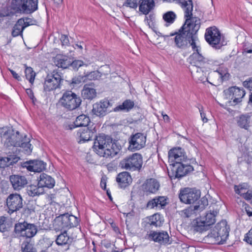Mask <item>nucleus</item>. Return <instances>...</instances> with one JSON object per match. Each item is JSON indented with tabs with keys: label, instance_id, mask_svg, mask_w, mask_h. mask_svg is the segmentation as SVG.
I'll use <instances>...</instances> for the list:
<instances>
[{
	"label": "nucleus",
	"instance_id": "obj_1",
	"mask_svg": "<svg viewBox=\"0 0 252 252\" xmlns=\"http://www.w3.org/2000/svg\"><path fill=\"white\" fill-rule=\"evenodd\" d=\"M168 159L172 166L168 171V176L172 179H181L193 171V167L190 164V160L186 155L184 150L180 147H175L168 152Z\"/></svg>",
	"mask_w": 252,
	"mask_h": 252
},
{
	"label": "nucleus",
	"instance_id": "obj_2",
	"mask_svg": "<svg viewBox=\"0 0 252 252\" xmlns=\"http://www.w3.org/2000/svg\"><path fill=\"white\" fill-rule=\"evenodd\" d=\"M80 220L72 215L65 213L56 217L54 220L53 225L55 229L63 230V232L59 234L56 240V244L59 246L69 245L72 239L67 235L66 229L76 227L79 225Z\"/></svg>",
	"mask_w": 252,
	"mask_h": 252
},
{
	"label": "nucleus",
	"instance_id": "obj_3",
	"mask_svg": "<svg viewBox=\"0 0 252 252\" xmlns=\"http://www.w3.org/2000/svg\"><path fill=\"white\" fill-rule=\"evenodd\" d=\"M94 151L100 157L112 158L120 152L121 146L118 141L104 134L95 138L93 146Z\"/></svg>",
	"mask_w": 252,
	"mask_h": 252
},
{
	"label": "nucleus",
	"instance_id": "obj_4",
	"mask_svg": "<svg viewBox=\"0 0 252 252\" xmlns=\"http://www.w3.org/2000/svg\"><path fill=\"white\" fill-rule=\"evenodd\" d=\"M192 19L189 20V18L186 19L185 23L178 32L170 33V37L175 36L173 39L177 48L186 49L189 46V39L192 37L193 34L191 33V27L193 25Z\"/></svg>",
	"mask_w": 252,
	"mask_h": 252
},
{
	"label": "nucleus",
	"instance_id": "obj_5",
	"mask_svg": "<svg viewBox=\"0 0 252 252\" xmlns=\"http://www.w3.org/2000/svg\"><path fill=\"white\" fill-rule=\"evenodd\" d=\"M4 145L6 147L14 146L22 148L25 154L30 155L32 152L30 139L25 135L24 137L20 135L19 131L12 129L6 136L4 141Z\"/></svg>",
	"mask_w": 252,
	"mask_h": 252
},
{
	"label": "nucleus",
	"instance_id": "obj_6",
	"mask_svg": "<svg viewBox=\"0 0 252 252\" xmlns=\"http://www.w3.org/2000/svg\"><path fill=\"white\" fill-rule=\"evenodd\" d=\"M205 39L207 42L213 48L220 49L226 44L224 36L216 26H212L206 29Z\"/></svg>",
	"mask_w": 252,
	"mask_h": 252
},
{
	"label": "nucleus",
	"instance_id": "obj_7",
	"mask_svg": "<svg viewBox=\"0 0 252 252\" xmlns=\"http://www.w3.org/2000/svg\"><path fill=\"white\" fill-rule=\"evenodd\" d=\"M229 226L225 220L218 222L211 231L208 236L214 240V243L223 244L226 241L229 236Z\"/></svg>",
	"mask_w": 252,
	"mask_h": 252
},
{
	"label": "nucleus",
	"instance_id": "obj_8",
	"mask_svg": "<svg viewBox=\"0 0 252 252\" xmlns=\"http://www.w3.org/2000/svg\"><path fill=\"white\" fill-rule=\"evenodd\" d=\"M38 0H11L10 7L15 13L30 14L38 9Z\"/></svg>",
	"mask_w": 252,
	"mask_h": 252
},
{
	"label": "nucleus",
	"instance_id": "obj_9",
	"mask_svg": "<svg viewBox=\"0 0 252 252\" xmlns=\"http://www.w3.org/2000/svg\"><path fill=\"white\" fill-rule=\"evenodd\" d=\"M143 165L142 156L138 153H133L122 159L119 167L130 171H140Z\"/></svg>",
	"mask_w": 252,
	"mask_h": 252
},
{
	"label": "nucleus",
	"instance_id": "obj_10",
	"mask_svg": "<svg viewBox=\"0 0 252 252\" xmlns=\"http://www.w3.org/2000/svg\"><path fill=\"white\" fill-rule=\"evenodd\" d=\"M37 232V226L33 223H30L27 221L19 222L14 225L13 232L14 237H26L31 238L34 236Z\"/></svg>",
	"mask_w": 252,
	"mask_h": 252
},
{
	"label": "nucleus",
	"instance_id": "obj_11",
	"mask_svg": "<svg viewBox=\"0 0 252 252\" xmlns=\"http://www.w3.org/2000/svg\"><path fill=\"white\" fill-rule=\"evenodd\" d=\"M61 105L69 111L78 108L81 104V97L71 91H66L60 99Z\"/></svg>",
	"mask_w": 252,
	"mask_h": 252
},
{
	"label": "nucleus",
	"instance_id": "obj_12",
	"mask_svg": "<svg viewBox=\"0 0 252 252\" xmlns=\"http://www.w3.org/2000/svg\"><path fill=\"white\" fill-rule=\"evenodd\" d=\"M200 196L201 192L199 189L190 188L181 189L179 194L180 201L187 204H196Z\"/></svg>",
	"mask_w": 252,
	"mask_h": 252
},
{
	"label": "nucleus",
	"instance_id": "obj_13",
	"mask_svg": "<svg viewBox=\"0 0 252 252\" xmlns=\"http://www.w3.org/2000/svg\"><path fill=\"white\" fill-rule=\"evenodd\" d=\"M23 199L21 195L17 193L10 194L6 200L8 209L7 213L11 215L17 212L23 207Z\"/></svg>",
	"mask_w": 252,
	"mask_h": 252
},
{
	"label": "nucleus",
	"instance_id": "obj_14",
	"mask_svg": "<svg viewBox=\"0 0 252 252\" xmlns=\"http://www.w3.org/2000/svg\"><path fill=\"white\" fill-rule=\"evenodd\" d=\"M63 79L61 74L54 71L51 75L48 74L44 83V91L50 92L61 88V82Z\"/></svg>",
	"mask_w": 252,
	"mask_h": 252
},
{
	"label": "nucleus",
	"instance_id": "obj_15",
	"mask_svg": "<svg viewBox=\"0 0 252 252\" xmlns=\"http://www.w3.org/2000/svg\"><path fill=\"white\" fill-rule=\"evenodd\" d=\"M146 134L137 132L130 135L128 139V150L134 152L144 148L146 145Z\"/></svg>",
	"mask_w": 252,
	"mask_h": 252
},
{
	"label": "nucleus",
	"instance_id": "obj_16",
	"mask_svg": "<svg viewBox=\"0 0 252 252\" xmlns=\"http://www.w3.org/2000/svg\"><path fill=\"white\" fill-rule=\"evenodd\" d=\"M223 93L227 98L233 99L234 104L241 102L242 98L245 95V91L243 88H240L236 86L229 87L225 90Z\"/></svg>",
	"mask_w": 252,
	"mask_h": 252
},
{
	"label": "nucleus",
	"instance_id": "obj_17",
	"mask_svg": "<svg viewBox=\"0 0 252 252\" xmlns=\"http://www.w3.org/2000/svg\"><path fill=\"white\" fill-rule=\"evenodd\" d=\"M111 106H112V104L109 100L105 99L93 104L92 112L97 116L103 117L113 111V110L109 109V107Z\"/></svg>",
	"mask_w": 252,
	"mask_h": 252
},
{
	"label": "nucleus",
	"instance_id": "obj_18",
	"mask_svg": "<svg viewBox=\"0 0 252 252\" xmlns=\"http://www.w3.org/2000/svg\"><path fill=\"white\" fill-rule=\"evenodd\" d=\"M148 238L160 245L170 244L169 236L166 231H151Z\"/></svg>",
	"mask_w": 252,
	"mask_h": 252
},
{
	"label": "nucleus",
	"instance_id": "obj_19",
	"mask_svg": "<svg viewBox=\"0 0 252 252\" xmlns=\"http://www.w3.org/2000/svg\"><path fill=\"white\" fill-rule=\"evenodd\" d=\"M96 132V129L94 124L90 127L80 129L77 132V135L80 138L79 143H84L90 141L93 136L96 138L97 137L95 135Z\"/></svg>",
	"mask_w": 252,
	"mask_h": 252
},
{
	"label": "nucleus",
	"instance_id": "obj_20",
	"mask_svg": "<svg viewBox=\"0 0 252 252\" xmlns=\"http://www.w3.org/2000/svg\"><path fill=\"white\" fill-rule=\"evenodd\" d=\"M9 181L15 190H19L24 188L28 183L26 176L13 174L9 176Z\"/></svg>",
	"mask_w": 252,
	"mask_h": 252
},
{
	"label": "nucleus",
	"instance_id": "obj_21",
	"mask_svg": "<svg viewBox=\"0 0 252 252\" xmlns=\"http://www.w3.org/2000/svg\"><path fill=\"white\" fill-rule=\"evenodd\" d=\"M5 157H0V168H5L16 164L20 159V157L14 153L8 152Z\"/></svg>",
	"mask_w": 252,
	"mask_h": 252
},
{
	"label": "nucleus",
	"instance_id": "obj_22",
	"mask_svg": "<svg viewBox=\"0 0 252 252\" xmlns=\"http://www.w3.org/2000/svg\"><path fill=\"white\" fill-rule=\"evenodd\" d=\"M91 123L90 119L88 116L84 114L78 116L73 124L65 126L66 130H72L78 127H88Z\"/></svg>",
	"mask_w": 252,
	"mask_h": 252
},
{
	"label": "nucleus",
	"instance_id": "obj_23",
	"mask_svg": "<svg viewBox=\"0 0 252 252\" xmlns=\"http://www.w3.org/2000/svg\"><path fill=\"white\" fill-rule=\"evenodd\" d=\"M192 22L193 23V27H191V33L193 34H192V37L189 39V44L191 46L193 51L197 52V51H199V50L195 43V40L197 38L196 34L200 27V20L199 18H193L192 19Z\"/></svg>",
	"mask_w": 252,
	"mask_h": 252
},
{
	"label": "nucleus",
	"instance_id": "obj_24",
	"mask_svg": "<svg viewBox=\"0 0 252 252\" xmlns=\"http://www.w3.org/2000/svg\"><path fill=\"white\" fill-rule=\"evenodd\" d=\"M28 170L35 172H40L46 168V164L42 160H29L25 163Z\"/></svg>",
	"mask_w": 252,
	"mask_h": 252
},
{
	"label": "nucleus",
	"instance_id": "obj_25",
	"mask_svg": "<svg viewBox=\"0 0 252 252\" xmlns=\"http://www.w3.org/2000/svg\"><path fill=\"white\" fill-rule=\"evenodd\" d=\"M175 1L184 9L186 19L189 18V20H191L193 18H197L195 17H192L193 3L192 0H176Z\"/></svg>",
	"mask_w": 252,
	"mask_h": 252
},
{
	"label": "nucleus",
	"instance_id": "obj_26",
	"mask_svg": "<svg viewBox=\"0 0 252 252\" xmlns=\"http://www.w3.org/2000/svg\"><path fill=\"white\" fill-rule=\"evenodd\" d=\"M159 187V182L153 178L147 179L142 185L143 190L144 192L151 193H156L158 190Z\"/></svg>",
	"mask_w": 252,
	"mask_h": 252
},
{
	"label": "nucleus",
	"instance_id": "obj_27",
	"mask_svg": "<svg viewBox=\"0 0 252 252\" xmlns=\"http://www.w3.org/2000/svg\"><path fill=\"white\" fill-rule=\"evenodd\" d=\"M235 121L240 128L248 130L251 126V118L249 114H241L236 117Z\"/></svg>",
	"mask_w": 252,
	"mask_h": 252
},
{
	"label": "nucleus",
	"instance_id": "obj_28",
	"mask_svg": "<svg viewBox=\"0 0 252 252\" xmlns=\"http://www.w3.org/2000/svg\"><path fill=\"white\" fill-rule=\"evenodd\" d=\"M37 180L38 181V185L41 186L43 189L44 188L52 189L55 186V181L54 179L45 173H41Z\"/></svg>",
	"mask_w": 252,
	"mask_h": 252
},
{
	"label": "nucleus",
	"instance_id": "obj_29",
	"mask_svg": "<svg viewBox=\"0 0 252 252\" xmlns=\"http://www.w3.org/2000/svg\"><path fill=\"white\" fill-rule=\"evenodd\" d=\"M132 181L130 173L127 171L119 173L116 177V181L121 188H125L128 186Z\"/></svg>",
	"mask_w": 252,
	"mask_h": 252
},
{
	"label": "nucleus",
	"instance_id": "obj_30",
	"mask_svg": "<svg viewBox=\"0 0 252 252\" xmlns=\"http://www.w3.org/2000/svg\"><path fill=\"white\" fill-rule=\"evenodd\" d=\"M71 59L67 56L61 54L57 55L53 59V62L58 67L63 69L67 68L69 67L70 64Z\"/></svg>",
	"mask_w": 252,
	"mask_h": 252
},
{
	"label": "nucleus",
	"instance_id": "obj_31",
	"mask_svg": "<svg viewBox=\"0 0 252 252\" xmlns=\"http://www.w3.org/2000/svg\"><path fill=\"white\" fill-rule=\"evenodd\" d=\"M191 228L194 232L202 233L208 230V226L202 221V219L196 218L191 222Z\"/></svg>",
	"mask_w": 252,
	"mask_h": 252
},
{
	"label": "nucleus",
	"instance_id": "obj_32",
	"mask_svg": "<svg viewBox=\"0 0 252 252\" xmlns=\"http://www.w3.org/2000/svg\"><path fill=\"white\" fill-rule=\"evenodd\" d=\"M207 58L203 57L199 52V51L194 52L189 57V59L191 61V63L194 64L196 66L199 65H204L206 63V60Z\"/></svg>",
	"mask_w": 252,
	"mask_h": 252
},
{
	"label": "nucleus",
	"instance_id": "obj_33",
	"mask_svg": "<svg viewBox=\"0 0 252 252\" xmlns=\"http://www.w3.org/2000/svg\"><path fill=\"white\" fill-rule=\"evenodd\" d=\"M155 6L154 0H142L139 5V11L143 14L147 15Z\"/></svg>",
	"mask_w": 252,
	"mask_h": 252
},
{
	"label": "nucleus",
	"instance_id": "obj_34",
	"mask_svg": "<svg viewBox=\"0 0 252 252\" xmlns=\"http://www.w3.org/2000/svg\"><path fill=\"white\" fill-rule=\"evenodd\" d=\"M218 213L219 212L217 210H211L209 212L207 213L204 216L201 217L200 218L202 219V221H203L207 226H208V228H210V226L215 223L216 217Z\"/></svg>",
	"mask_w": 252,
	"mask_h": 252
},
{
	"label": "nucleus",
	"instance_id": "obj_35",
	"mask_svg": "<svg viewBox=\"0 0 252 252\" xmlns=\"http://www.w3.org/2000/svg\"><path fill=\"white\" fill-rule=\"evenodd\" d=\"M166 204V199L164 196H158L149 200L147 204V207L150 209L155 207L162 208Z\"/></svg>",
	"mask_w": 252,
	"mask_h": 252
},
{
	"label": "nucleus",
	"instance_id": "obj_36",
	"mask_svg": "<svg viewBox=\"0 0 252 252\" xmlns=\"http://www.w3.org/2000/svg\"><path fill=\"white\" fill-rule=\"evenodd\" d=\"M134 106V103L130 99L125 100L122 104L119 105L113 109L114 112L130 111Z\"/></svg>",
	"mask_w": 252,
	"mask_h": 252
},
{
	"label": "nucleus",
	"instance_id": "obj_37",
	"mask_svg": "<svg viewBox=\"0 0 252 252\" xmlns=\"http://www.w3.org/2000/svg\"><path fill=\"white\" fill-rule=\"evenodd\" d=\"M44 191V189L41 186L38 185V183L37 185H30L27 188V193L29 196L32 197L38 196L43 193Z\"/></svg>",
	"mask_w": 252,
	"mask_h": 252
},
{
	"label": "nucleus",
	"instance_id": "obj_38",
	"mask_svg": "<svg viewBox=\"0 0 252 252\" xmlns=\"http://www.w3.org/2000/svg\"><path fill=\"white\" fill-rule=\"evenodd\" d=\"M164 220L163 217L158 213H156L149 218L148 223L150 225L159 227L162 225Z\"/></svg>",
	"mask_w": 252,
	"mask_h": 252
},
{
	"label": "nucleus",
	"instance_id": "obj_39",
	"mask_svg": "<svg viewBox=\"0 0 252 252\" xmlns=\"http://www.w3.org/2000/svg\"><path fill=\"white\" fill-rule=\"evenodd\" d=\"M95 90L85 85L82 91V95L84 99H92L96 96Z\"/></svg>",
	"mask_w": 252,
	"mask_h": 252
},
{
	"label": "nucleus",
	"instance_id": "obj_40",
	"mask_svg": "<svg viewBox=\"0 0 252 252\" xmlns=\"http://www.w3.org/2000/svg\"><path fill=\"white\" fill-rule=\"evenodd\" d=\"M24 29L25 28L22 25V20H20V19H18L13 27L11 32L12 36L16 37L18 35H22Z\"/></svg>",
	"mask_w": 252,
	"mask_h": 252
},
{
	"label": "nucleus",
	"instance_id": "obj_41",
	"mask_svg": "<svg viewBox=\"0 0 252 252\" xmlns=\"http://www.w3.org/2000/svg\"><path fill=\"white\" fill-rule=\"evenodd\" d=\"M24 66L25 67V74L26 78L29 80V82L32 85L34 81L36 73L31 67L27 66L26 64H24Z\"/></svg>",
	"mask_w": 252,
	"mask_h": 252
},
{
	"label": "nucleus",
	"instance_id": "obj_42",
	"mask_svg": "<svg viewBox=\"0 0 252 252\" xmlns=\"http://www.w3.org/2000/svg\"><path fill=\"white\" fill-rule=\"evenodd\" d=\"M176 18V14L172 11H168L163 15V19L166 22L165 24L166 27L173 23Z\"/></svg>",
	"mask_w": 252,
	"mask_h": 252
},
{
	"label": "nucleus",
	"instance_id": "obj_43",
	"mask_svg": "<svg viewBox=\"0 0 252 252\" xmlns=\"http://www.w3.org/2000/svg\"><path fill=\"white\" fill-rule=\"evenodd\" d=\"M199 206L194 205H190L187 208L185 209L183 211L185 216L187 218H189L191 216V215L196 214L199 211L198 209Z\"/></svg>",
	"mask_w": 252,
	"mask_h": 252
},
{
	"label": "nucleus",
	"instance_id": "obj_44",
	"mask_svg": "<svg viewBox=\"0 0 252 252\" xmlns=\"http://www.w3.org/2000/svg\"><path fill=\"white\" fill-rule=\"evenodd\" d=\"M215 72H218L220 75L219 78L220 79V82L222 83L224 81H226L229 80L230 74L226 70H223L221 68L219 67Z\"/></svg>",
	"mask_w": 252,
	"mask_h": 252
},
{
	"label": "nucleus",
	"instance_id": "obj_45",
	"mask_svg": "<svg viewBox=\"0 0 252 252\" xmlns=\"http://www.w3.org/2000/svg\"><path fill=\"white\" fill-rule=\"evenodd\" d=\"M22 252H36L33 245L27 241H24L21 245Z\"/></svg>",
	"mask_w": 252,
	"mask_h": 252
},
{
	"label": "nucleus",
	"instance_id": "obj_46",
	"mask_svg": "<svg viewBox=\"0 0 252 252\" xmlns=\"http://www.w3.org/2000/svg\"><path fill=\"white\" fill-rule=\"evenodd\" d=\"M101 73L97 70L93 71L88 73L84 75L85 80L88 79L90 80H97L101 77Z\"/></svg>",
	"mask_w": 252,
	"mask_h": 252
},
{
	"label": "nucleus",
	"instance_id": "obj_47",
	"mask_svg": "<svg viewBox=\"0 0 252 252\" xmlns=\"http://www.w3.org/2000/svg\"><path fill=\"white\" fill-rule=\"evenodd\" d=\"M20 20H22V25L25 29L29 26L35 25L36 23L35 19L29 17L22 18Z\"/></svg>",
	"mask_w": 252,
	"mask_h": 252
},
{
	"label": "nucleus",
	"instance_id": "obj_48",
	"mask_svg": "<svg viewBox=\"0 0 252 252\" xmlns=\"http://www.w3.org/2000/svg\"><path fill=\"white\" fill-rule=\"evenodd\" d=\"M85 64L82 60H75L74 61L70 60V64L69 67L75 71L78 70L79 68Z\"/></svg>",
	"mask_w": 252,
	"mask_h": 252
},
{
	"label": "nucleus",
	"instance_id": "obj_49",
	"mask_svg": "<svg viewBox=\"0 0 252 252\" xmlns=\"http://www.w3.org/2000/svg\"><path fill=\"white\" fill-rule=\"evenodd\" d=\"M197 202V203L195 205L199 206L198 209L199 211H202L208 205V199L205 196L202 197L200 200L199 199Z\"/></svg>",
	"mask_w": 252,
	"mask_h": 252
},
{
	"label": "nucleus",
	"instance_id": "obj_50",
	"mask_svg": "<svg viewBox=\"0 0 252 252\" xmlns=\"http://www.w3.org/2000/svg\"><path fill=\"white\" fill-rule=\"evenodd\" d=\"M243 85L245 88L249 89L250 91H252V77L244 81ZM249 102L252 103V93L250 95Z\"/></svg>",
	"mask_w": 252,
	"mask_h": 252
},
{
	"label": "nucleus",
	"instance_id": "obj_51",
	"mask_svg": "<svg viewBox=\"0 0 252 252\" xmlns=\"http://www.w3.org/2000/svg\"><path fill=\"white\" fill-rule=\"evenodd\" d=\"M85 80V78L84 76H78L73 77L71 82L70 83V85L71 87H74L75 85L79 84L82 82H84Z\"/></svg>",
	"mask_w": 252,
	"mask_h": 252
},
{
	"label": "nucleus",
	"instance_id": "obj_52",
	"mask_svg": "<svg viewBox=\"0 0 252 252\" xmlns=\"http://www.w3.org/2000/svg\"><path fill=\"white\" fill-rule=\"evenodd\" d=\"M14 13L10 10L7 7H5L0 10V18H3L5 17L12 16Z\"/></svg>",
	"mask_w": 252,
	"mask_h": 252
},
{
	"label": "nucleus",
	"instance_id": "obj_53",
	"mask_svg": "<svg viewBox=\"0 0 252 252\" xmlns=\"http://www.w3.org/2000/svg\"><path fill=\"white\" fill-rule=\"evenodd\" d=\"M243 240L252 246V227L245 235Z\"/></svg>",
	"mask_w": 252,
	"mask_h": 252
},
{
	"label": "nucleus",
	"instance_id": "obj_54",
	"mask_svg": "<svg viewBox=\"0 0 252 252\" xmlns=\"http://www.w3.org/2000/svg\"><path fill=\"white\" fill-rule=\"evenodd\" d=\"M154 20L155 16L153 14H150L148 16H146L145 18V21H147L149 27L151 28L155 26Z\"/></svg>",
	"mask_w": 252,
	"mask_h": 252
},
{
	"label": "nucleus",
	"instance_id": "obj_55",
	"mask_svg": "<svg viewBox=\"0 0 252 252\" xmlns=\"http://www.w3.org/2000/svg\"><path fill=\"white\" fill-rule=\"evenodd\" d=\"M10 130L6 126L0 127V136L1 138L5 139L8 133H9Z\"/></svg>",
	"mask_w": 252,
	"mask_h": 252
},
{
	"label": "nucleus",
	"instance_id": "obj_56",
	"mask_svg": "<svg viewBox=\"0 0 252 252\" xmlns=\"http://www.w3.org/2000/svg\"><path fill=\"white\" fill-rule=\"evenodd\" d=\"M210 67L217 66L221 64V63L218 60L207 59L206 63Z\"/></svg>",
	"mask_w": 252,
	"mask_h": 252
},
{
	"label": "nucleus",
	"instance_id": "obj_57",
	"mask_svg": "<svg viewBox=\"0 0 252 252\" xmlns=\"http://www.w3.org/2000/svg\"><path fill=\"white\" fill-rule=\"evenodd\" d=\"M246 200H250L252 198V191L248 190L246 192H242L240 195Z\"/></svg>",
	"mask_w": 252,
	"mask_h": 252
},
{
	"label": "nucleus",
	"instance_id": "obj_58",
	"mask_svg": "<svg viewBox=\"0 0 252 252\" xmlns=\"http://www.w3.org/2000/svg\"><path fill=\"white\" fill-rule=\"evenodd\" d=\"M234 189L236 193L240 195L243 190H246V188H245V186L243 185H240L239 186L235 185L234 186Z\"/></svg>",
	"mask_w": 252,
	"mask_h": 252
},
{
	"label": "nucleus",
	"instance_id": "obj_59",
	"mask_svg": "<svg viewBox=\"0 0 252 252\" xmlns=\"http://www.w3.org/2000/svg\"><path fill=\"white\" fill-rule=\"evenodd\" d=\"M60 40L63 45H68L69 44V39L66 35L62 34L60 37Z\"/></svg>",
	"mask_w": 252,
	"mask_h": 252
},
{
	"label": "nucleus",
	"instance_id": "obj_60",
	"mask_svg": "<svg viewBox=\"0 0 252 252\" xmlns=\"http://www.w3.org/2000/svg\"><path fill=\"white\" fill-rule=\"evenodd\" d=\"M26 93L29 95V97L32 100V101H34V99H36L34 97L33 92L31 89H26Z\"/></svg>",
	"mask_w": 252,
	"mask_h": 252
},
{
	"label": "nucleus",
	"instance_id": "obj_61",
	"mask_svg": "<svg viewBox=\"0 0 252 252\" xmlns=\"http://www.w3.org/2000/svg\"><path fill=\"white\" fill-rule=\"evenodd\" d=\"M9 70L11 72L13 77L18 81L21 80L20 76L13 70L9 69Z\"/></svg>",
	"mask_w": 252,
	"mask_h": 252
},
{
	"label": "nucleus",
	"instance_id": "obj_62",
	"mask_svg": "<svg viewBox=\"0 0 252 252\" xmlns=\"http://www.w3.org/2000/svg\"><path fill=\"white\" fill-rule=\"evenodd\" d=\"M199 112L200 113L201 117L202 120L203 121V122H204V123L207 122L208 119L206 117V115H205V113L202 111V109L201 110L200 109H199Z\"/></svg>",
	"mask_w": 252,
	"mask_h": 252
},
{
	"label": "nucleus",
	"instance_id": "obj_63",
	"mask_svg": "<svg viewBox=\"0 0 252 252\" xmlns=\"http://www.w3.org/2000/svg\"><path fill=\"white\" fill-rule=\"evenodd\" d=\"M100 186L102 189L106 190V182L104 179H101Z\"/></svg>",
	"mask_w": 252,
	"mask_h": 252
},
{
	"label": "nucleus",
	"instance_id": "obj_64",
	"mask_svg": "<svg viewBox=\"0 0 252 252\" xmlns=\"http://www.w3.org/2000/svg\"><path fill=\"white\" fill-rule=\"evenodd\" d=\"M155 32L156 33V34L158 36L163 37L164 38V40H166L167 38L170 37L169 35H163L161 32H158L155 31Z\"/></svg>",
	"mask_w": 252,
	"mask_h": 252
}]
</instances>
